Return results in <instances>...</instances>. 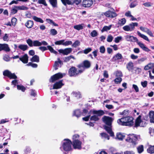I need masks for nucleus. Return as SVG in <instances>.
Masks as SVG:
<instances>
[{"mask_svg":"<svg viewBox=\"0 0 154 154\" xmlns=\"http://www.w3.org/2000/svg\"><path fill=\"white\" fill-rule=\"evenodd\" d=\"M82 144V142L79 140H75L73 141V146L75 149H81Z\"/></svg>","mask_w":154,"mask_h":154,"instance_id":"13","label":"nucleus"},{"mask_svg":"<svg viewBox=\"0 0 154 154\" xmlns=\"http://www.w3.org/2000/svg\"><path fill=\"white\" fill-rule=\"evenodd\" d=\"M115 74L116 76L122 77V73L121 71H116Z\"/></svg>","mask_w":154,"mask_h":154,"instance_id":"59","label":"nucleus"},{"mask_svg":"<svg viewBox=\"0 0 154 154\" xmlns=\"http://www.w3.org/2000/svg\"><path fill=\"white\" fill-rule=\"evenodd\" d=\"M140 29L142 31L146 33L151 36H153V34L152 32L148 28L142 26H140Z\"/></svg>","mask_w":154,"mask_h":154,"instance_id":"21","label":"nucleus"},{"mask_svg":"<svg viewBox=\"0 0 154 154\" xmlns=\"http://www.w3.org/2000/svg\"><path fill=\"white\" fill-rule=\"evenodd\" d=\"M18 10L17 6H14L12 8L11 10V13L14 14L17 13Z\"/></svg>","mask_w":154,"mask_h":154,"instance_id":"39","label":"nucleus"},{"mask_svg":"<svg viewBox=\"0 0 154 154\" xmlns=\"http://www.w3.org/2000/svg\"><path fill=\"white\" fill-rule=\"evenodd\" d=\"M72 94L77 98H79L81 97V95L79 91H73L72 93Z\"/></svg>","mask_w":154,"mask_h":154,"instance_id":"30","label":"nucleus"},{"mask_svg":"<svg viewBox=\"0 0 154 154\" xmlns=\"http://www.w3.org/2000/svg\"><path fill=\"white\" fill-rule=\"evenodd\" d=\"M83 69H80L77 71L76 68L74 67H72L69 70V74L70 76H75L81 73L84 71V67Z\"/></svg>","mask_w":154,"mask_h":154,"instance_id":"7","label":"nucleus"},{"mask_svg":"<svg viewBox=\"0 0 154 154\" xmlns=\"http://www.w3.org/2000/svg\"><path fill=\"white\" fill-rule=\"evenodd\" d=\"M72 44V42L71 41H66L64 42L63 45L65 46L71 45Z\"/></svg>","mask_w":154,"mask_h":154,"instance_id":"50","label":"nucleus"},{"mask_svg":"<svg viewBox=\"0 0 154 154\" xmlns=\"http://www.w3.org/2000/svg\"><path fill=\"white\" fill-rule=\"evenodd\" d=\"M143 5L145 7H149L152 6V4L150 2H147L144 3Z\"/></svg>","mask_w":154,"mask_h":154,"instance_id":"64","label":"nucleus"},{"mask_svg":"<svg viewBox=\"0 0 154 154\" xmlns=\"http://www.w3.org/2000/svg\"><path fill=\"white\" fill-rule=\"evenodd\" d=\"M49 1L54 7H56L57 6V0H49Z\"/></svg>","mask_w":154,"mask_h":154,"instance_id":"40","label":"nucleus"},{"mask_svg":"<svg viewBox=\"0 0 154 154\" xmlns=\"http://www.w3.org/2000/svg\"><path fill=\"white\" fill-rule=\"evenodd\" d=\"M122 54L120 53H117L113 57V59L115 60H117L122 59Z\"/></svg>","mask_w":154,"mask_h":154,"instance_id":"29","label":"nucleus"},{"mask_svg":"<svg viewBox=\"0 0 154 154\" xmlns=\"http://www.w3.org/2000/svg\"><path fill=\"white\" fill-rule=\"evenodd\" d=\"M27 43L29 46L30 47L34 46H39L42 45L41 42L38 40H35L32 41L31 39H28L26 41Z\"/></svg>","mask_w":154,"mask_h":154,"instance_id":"10","label":"nucleus"},{"mask_svg":"<svg viewBox=\"0 0 154 154\" xmlns=\"http://www.w3.org/2000/svg\"><path fill=\"white\" fill-rule=\"evenodd\" d=\"M27 66H31L33 68H36L37 67L38 65L37 64L35 63H32L31 62L29 63L28 64L26 65Z\"/></svg>","mask_w":154,"mask_h":154,"instance_id":"53","label":"nucleus"},{"mask_svg":"<svg viewBox=\"0 0 154 154\" xmlns=\"http://www.w3.org/2000/svg\"><path fill=\"white\" fill-rule=\"evenodd\" d=\"M122 81V79L120 77L117 78L114 80L116 84H119Z\"/></svg>","mask_w":154,"mask_h":154,"instance_id":"56","label":"nucleus"},{"mask_svg":"<svg viewBox=\"0 0 154 154\" xmlns=\"http://www.w3.org/2000/svg\"><path fill=\"white\" fill-rule=\"evenodd\" d=\"M133 119L132 117H124L118 119L117 123L121 125L131 126L134 125Z\"/></svg>","mask_w":154,"mask_h":154,"instance_id":"3","label":"nucleus"},{"mask_svg":"<svg viewBox=\"0 0 154 154\" xmlns=\"http://www.w3.org/2000/svg\"><path fill=\"white\" fill-rule=\"evenodd\" d=\"M126 20L125 18H122L119 20L118 22V24L120 26H122L124 25L126 23Z\"/></svg>","mask_w":154,"mask_h":154,"instance_id":"33","label":"nucleus"},{"mask_svg":"<svg viewBox=\"0 0 154 154\" xmlns=\"http://www.w3.org/2000/svg\"><path fill=\"white\" fill-rule=\"evenodd\" d=\"M19 59L24 63H26L28 62V57L27 54H25L19 58Z\"/></svg>","mask_w":154,"mask_h":154,"instance_id":"23","label":"nucleus"},{"mask_svg":"<svg viewBox=\"0 0 154 154\" xmlns=\"http://www.w3.org/2000/svg\"><path fill=\"white\" fill-rule=\"evenodd\" d=\"M92 50V49L90 48H88L83 51V53L85 54H87Z\"/></svg>","mask_w":154,"mask_h":154,"instance_id":"51","label":"nucleus"},{"mask_svg":"<svg viewBox=\"0 0 154 154\" xmlns=\"http://www.w3.org/2000/svg\"><path fill=\"white\" fill-rule=\"evenodd\" d=\"M34 24L33 21L30 20H28L25 23V26L28 28H31Z\"/></svg>","mask_w":154,"mask_h":154,"instance_id":"25","label":"nucleus"},{"mask_svg":"<svg viewBox=\"0 0 154 154\" xmlns=\"http://www.w3.org/2000/svg\"><path fill=\"white\" fill-rule=\"evenodd\" d=\"M65 41V40L64 39L55 42V44L56 45H63L64 42Z\"/></svg>","mask_w":154,"mask_h":154,"instance_id":"42","label":"nucleus"},{"mask_svg":"<svg viewBox=\"0 0 154 154\" xmlns=\"http://www.w3.org/2000/svg\"><path fill=\"white\" fill-rule=\"evenodd\" d=\"M138 152L139 153H141L143 150V145H140L137 148Z\"/></svg>","mask_w":154,"mask_h":154,"instance_id":"49","label":"nucleus"},{"mask_svg":"<svg viewBox=\"0 0 154 154\" xmlns=\"http://www.w3.org/2000/svg\"><path fill=\"white\" fill-rule=\"evenodd\" d=\"M125 39L128 41L131 42H137V44L139 45L140 47L141 48L143 51L146 52H149L150 51L147 47L141 42H139L138 39L135 37L132 36L127 35L126 36Z\"/></svg>","mask_w":154,"mask_h":154,"instance_id":"2","label":"nucleus"},{"mask_svg":"<svg viewBox=\"0 0 154 154\" xmlns=\"http://www.w3.org/2000/svg\"><path fill=\"white\" fill-rule=\"evenodd\" d=\"M47 48L51 52L55 54L57 53V52L54 50L51 46H48Z\"/></svg>","mask_w":154,"mask_h":154,"instance_id":"44","label":"nucleus"},{"mask_svg":"<svg viewBox=\"0 0 154 154\" xmlns=\"http://www.w3.org/2000/svg\"><path fill=\"white\" fill-rule=\"evenodd\" d=\"M63 64L62 61L59 58L57 59V60L55 62L53 67L54 69L56 70L58 69L59 67H60Z\"/></svg>","mask_w":154,"mask_h":154,"instance_id":"17","label":"nucleus"},{"mask_svg":"<svg viewBox=\"0 0 154 154\" xmlns=\"http://www.w3.org/2000/svg\"><path fill=\"white\" fill-rule=\"evenodd\" d=\"M32 18L34 20L37 22H39L42 23H43L44 22L43 20L42 19L35 16H33Z\"/></svg>","mask_w":154,"mask_h":154,"instance_id":"37","label":"nucleus"},{"mask_svg":"<svg viewBox=\"0 0 154 154\" xmlns=\"http://www.w3.org/2000/svg\"><path fill=\"white\" fill-rule=\"evenodd\" d=\"M71 59H73L74 60H75V58L73 56L71 55L67 57H65L64 59V60L65 62H67L69 61Z\"/></svg>","mask_w":154,"mask_h":154,"instance_id":"35","label":"nucleus"},{"mask_svg":"<svg viewBox=\"0 0 154 154\" xmlns=\"http://www.w3.org/2000/svg\"><path fill=\"white\" fill-rule=\"evenodd\" d=\"M90 35L92 37H94L97 36L98 34L96 30H94L91 33Z\"/></svg>","mask_w":154,"mask_h":154,"instance_id":"47","label":"nucleus"},{"mask_svg":"<svg viewBox=\"0 0 154 154\" xmlns=\"http://www.w3.org/2000/svg\"><path fill=\"white\" fill-rule=\"evenodd\" d=\"M125 137L124 134L120 132L117 133L115 138V139L120 140H122Z\"/></svg>","mask_w":154,"mask_h":154,"instance_id":"20","label":"nucleus"},{"mask_svg":"<svg viewBox=\"0 0 154 154\" xmlns=\"http://www.w3.org/2000/svg\"><path fill=\"white\" fill-rule=\"evenodd\" d=\"M100 134L102 137V138H103L107 139L108 140L109 139V136L107 135V134L105 133H101Z\"/></svg>","mask_w":154,"mask_h":154,"instance_id":"41","label":"nucleus"},{"mask_svg":"<svg viewBox=\"0 0 154 154\" xmlns=\"http://www.w3.org/2000/svg\"><path fill=\"white\" fill-rule=\"evenodd\" d=\"M72 51V49L71 48H66L64 49H61L58 50L60 53H61L64 55H67L70 53Z\"/></svg>","mask_w":154,"mask_h":154,"instance_id":"16","label":"nucleus"},{"mask_svg":"<svg viewBox=\"0 0 154 154\" xmlns=\"http://www.w3.org/2000/svg\"><path fill=\"white\" fill-rule=\"evenodd\" d=\"M137 4V2L136 0L132 2L131 4L130 7L131 8H134L135 7Z\"/></svg>","mask_w":154,"mask_h":154,"instance_id":"48","label":"nucleus"},{"mask_svg":"<svg viewBox=\"0 0 154 154\" xmlns=\"http://www.w3.org/2000/svg\"><path fill=\"white\" fill-rule=\"evenodd\" d=\"M141 116H139L135 120V125L134 127H137L139 126L143 127L144 126L143 125V122L141 119Z\"/></svg>","mask_w":154,"mask_h":154,"instance_id":"14","label":"nucleus"},{"mask_svg":"<svg viewBox=\"0 0 154 154\" xmlns=\"http://www.w3.org/2000/svg\"><path fill=\"white\" fill-rule=\"evenodd\" d=\"M2 50H4L6 51H10V49L7 44H0V51Z\"/></svg>","mask_w":154,"mask_h":154,"instance_id":"19","label":"nucleus"},{"mask_svg":"<svg viewBox=\"0 0 154 154\" xmlns=\"http://www.w3.org/2000/svg\"><path fill=\"white\" fill-rule=\"evenodd\" d=\"M125 140L127 142L135 144L137 140V137L136 135L134 134H130Z\"/></svg>","mask_w":154,"mask_h":154,"instance_id":"11","label":"nucleus"},{"mask_svg":"<svg viewBox=\"0 0 154 154\" xmlns=\"http://www.w3.org/2000/svg\"><path fill=\"white\" fill-rule=\"evenodd\" d=\"M138 25V24L137 23H132L123 26V29L126 31H132L134 30L135 27L137 26Z\"/></svg>","mask_w":154,"mask_h":154,"instance_id":"8","label":"nucleus"},{"mask_svg":"<svg viewBox=\"0 0 154 154\" xmlns=\"http://www.w3.org/2000/svg\"><path fill=\"white\" fill-rule=\"evenodd\" d=\"M38 3L40 4H43L45 6L47 5V4L45 2V0H38Z\"/></svg>","mask_w":154,"mask_h":154,"instance_id":"57","label":"nucleus"},{"mask_svg":"<svg viewBox=\"0 0 154 154\" xmlns=\"http://www.w3.org/2000/svg\"><path fill=\"white\" fill-rule=\"evenodd\" d=\"M148 152L150 153H154V146H149L147 149Z\"/></svg>","mask_w":154,"mask_h":154,"instance_id":"36","label":"nucleus"},{"mask_svg":"<svg viewBox=\"0 0 154 154\" xmlns=\"http://www.w3.org/2000/svg\"><path fill=\"white\" fill-rule=\"evenodd\" d=\"M84 27V24L83 23L80 24H78L77 25L74 26L73 28L75 29L78 30H80L83 29Z\"/></svg>","mask_w":154,"mask_h":154,"instance_id":"26","label":"nucleus"},{"mask_svg":"<svg viewBox=\"0 0 154 154\" xmlns=\"http://www.w3.org/2000/svg\"><path fill=\"white\" fill-rule=\"evenodd\" d=\"M17 88L19 90H21L23 92H24L26 90L25 88L22 85H17Z\"/></svg>","mask_w":154,"mask_h":154,"instance_id":"45","label":"nucleus"},{"mask_svg":"<svg viewBox=\"0 0 154 154\" xmlns=\"http://www.w3.org/2000/svg\"><path fill=\"white\" fill-rule=\"evenodd\" d=\"M17 21V19L15 17H13L11 20V24L12 26H15Z\"/></svg>","mask_w":154,"mask_h":154,"instance_id":"46","label":"nucleus"},{"mask_svg":"<svg viewBox=\"0 0 154 154\" xmlns=\"http://www.w3.org/2000/svg\"><path fill=\"white\" fill-rule=\"evenodd\" d=\"M72 142L68 139H64L61 143V146L60 147L61 150L65 151H69L72 149Z\"/></svg>","mask_w":154,"mask_h":154,"instance_id":"5","label":"nucleus"},{"mask_svg":"<svg viewBox=\"0 0 154 154\" xmlns=\"http://www.w3.org/2000/svg\"><path fill=\"white\" fill-rule=\"evenodd\" d=\"M90 112L94 115L91 117L90 120L94 121L98 120L99 119V117L103 115L104 114V112L102 110H91Z\"/></svg>","mask_w":154,"mask_h":154,"instance_id":"6","label":"nucleus"},{"mask_svg":"<svg viewBox=\"0 0 154 154\" xmlns=\"http://www.w3.org/2000/svg\"><path fill=\"white\" fill-rule=\"evenodd\" d=\"M103 122L106 125L109 126V127H108L105 126L104 127V128L105 130L110 134V136L112 137L114 136V133L112 131L110 127L112 121V119L109 116H104L103 118Z\"/></svg>","mask_w":154,"mask_h":154,"instance_id":"4","label":"nucleus"},{"mask_svg":"<svg viewBox=\"0 0 154 154\" xmlns=\"http://www.w3.org/2000/svg\"><path fill=\"white\" fill-rule=\"evenodd\" d=\"M65 75V73H62L60 72L56 74L51 77L50 81L52 82H54L55 81L62 78Z\"/></svg>","mask_w":154,"mask_h":154,"instance_id":"9","label":"nucleus"},{"mask_svg":"<svg viewBox=\"0 0 154 154\" xmlns=\"http://www.w3.org/2000/svg\"><path fill=\"white\" fill-rule=\"evenodd\" d=\"M126 68L129 71L132 72L134 70V63L131 61L129 62L126 65Z\"/></svg>","mask_w":154,"mask_h":154,"instance_id":"22","label":"nucleus"},{"mask_svg":"<svg viewBox=\"0 0 154 154\" xmlns=\"http://www.w3.org/2000/svg\"><path fill=\"white\" fill-rule=\"evenodd\" d=\"M112 25H109V26H104L102 30H101V31L102 32H105V31H107L109 30L111 27H112Z\"/></svg>","mask_w":154,"mask_h":154,"instance_id":"38","label":"nucleus"},{"mask_svg":"<svg viewBox=\"0 0 154 154\" xmlns=\"http://www.w3.org/2000/svg\"><path fill=\"white\" fill-rule=\"evenodd\" d=\"M32 62H39V57L37 55H35L31 59Z\"/></svg>","mask_w":154,"mask_h":154,"instance_id":"32","label":"nucleus"},{"mask_svg":"<svg viewBox=\"0 0 154 154\" xmlns=\"http://www.w3.org/2000/svg\"><path fill=\"white\" fill-rule=\"evenodd\" d=\"M83 64L84 66L81 67L80 69L82 70L83 69V68L82 67H84V70L85 69V68H89L91 66V63L88 60H85L83 62Z\"/></svg>","mask_w":154,"mask_h":154,"instance_id":"24","label":"nucleus"},{"mask_svg":"<svg viewBox=\"0 0 154 154\" xmlns=\"http://www.w3.org/2000/svg\"><path fill=\"white\" fill-rule=\"evenodd\" d=\"M129 113V110H124L123 112L120 113V114L121 115H123L125 116H128Z\"/></svg>","mask_w":154,"mask_h":154,"instance_id":"52","label":"nucleus"},{"mask_svg":"<svg viewBox=\"0 0 154 154\" xmlns=\"http://www.w3.org/2000/svg\"><path fill=\"white\" fill-rule=\"evenodd\" d=\"M81 115V112L79 109H77L74 111L73 115L75 116L77 118L80 116Z\"/></svg>","mask_w":154,"mask_h":154,"instance_id":"28","label":"nucleus"},{"mask_svg":"<svg viewBox=\"0 0 154 154\" xmlns=\"http://www.w3.org/2000/svg\"><path fill=\"white\" fill-rule=\"evenodd\" d=\"M80 42L78 40L75 41L72 45V46L74 48H76L80 45Z\"/></svg>","mask_w":154,"mask_h":154,"instance_id":"43","label":"nucleus"},{"mask_svg":"<svg viewBox=\"0 0 154 154\" xmlns=\"http://www.w3.org/2000/svg\"><path fill=\"white\" fill-rule=\"evenodd\" d=\"M100 51L102 54H103L105 51V48L103 46H102L100 48Z\"/></svg>","mask_w":154,"mask_h":154,"instance_id":"54","label":"nucleus"},{"mask_svg":"<svg viewBox=\"0 0 154 154\" xmlns=\"http://www.w3.org/2000/svg\"><path fill=\"white\" fill-rule=\"evenodd\" d=\"M50 32L52 35H55L57 34V31L54 29H51L50 30Z\"/></svg>","mask_w":154,"mask_h":154,"instance_id":"61","label":"nucleus"},{"mask_svg":"<svg viewBox=\"0 0 154 154\" xmlns=\"http://www.w3.org/2000/svg\"><path fill=\"white\" fill-rule=\"evenodd\" d=\"M103 14L106 17L112 18L114 17L117 16V14L116 13L109 11L103 13Z\"/></svg>","mask_w":154,"mask_h":154,"instance_id":"15","label":"nucleus"},{"mask_svg":"<svg viewBox=\"0 0 154 154\" xmlns=\"http://www.w3.org/2000/svg\"><path fill=\"white\" fill-rule=\"evenodd\" d=\"M3 39L4 41H8L9 40L8 35L7 34H5L3 37Z\"/></svg>","mask_w":154,"mask_h":154,"instance_id":"62","label":"nucleus"},{"mask_svg":"<svg viewBox=\"0 0 154 154\" xmlns=\"http://www.w3.org/2000/svg\"><path fill=\"white\" fill-rule=\"evenodd\" d=\"M63 84L62 83V81L60 80L55 83L53 86V89H57L60 88Z\"/></svg>","mask_w":154,"mask_h":154,"instance_id":"18","label":"nucleus"},{"mask_svg":"<svg viewBox=\"0 0 154 154\" xmlns=\"http://www.w3.org/2000/svg\"><path fill=\"white\" fill-rule=\"evenodd\" d=\"M149 115L150 122L154 123V111L152 110L150 111L149 113Z\"/></svg>","mask_w":154,"mask_h":154,"instance_id":"27","label":"nucleus"},{"mask_svg":"<svg viewBox=\"0 0 154 154\" xmlns=\"http://www.w3.org/2000/svg\"><path fill=\"white\" fill-rule=\"evenodd\" d=\"M122 36H118L115 39L114 41L116 43H118L122 40Z\"/></svg>","mask_w":154,"mask_h":154,"instance_id":"55","label":"nucleus"},{"mask_svg":"<svg viewBox=\"0 0 154 154\" xmlns=\"http://www.w3.org/2000/svg\"><path fill=\"white\" fill-rule=\"evenodd\" d=\"M137 33L138 35L140 36V37L142 38L144 40L147 41L148 42H149V40L147 37V36L146 35L143 34L137 31Z\"/></svg>","mask_w":154,"mask_h":154,"instance_id":"31","label":"nucleus"},{"mask_svg":"<svg viewBox=\"0 0 154 154\" xmlns=\"http://www.w3.org/2000/svg\"><path fill=\"white\" fill-rule=\"evenodd\" d=\"M3 74L4 76H8L10 79H16L17 77L14 73H12L9 71L7 70L3 72Z\"/></svg>","mask_w":154,"mask_h":154,"instance_id":"12","label":"nucleus"},{"mask_svg":"<svg viewBox=\"0 0 154 154\" xmlns=\"http://www.w3.org/2000/svg\"><path fill=\"white\" fill-rule=\"evenodd\" d=\"M18 48L23 51H25L27 49L28 47L26 45H19Z\"/></svg>","mask_w":154,"mask_h":154,"instance_id":"34","label":"nucleus"},{"mask_svg":"<svg viewBox=\"0 0 154 154\" xmlns=\"http://www.w3.org/2000/svg\"><path fill=\"white\" fill-rule=\"evenodd\" d=\"M152 68L151 64H149L145 66L144 67V69L146 70H147Z\"/></svg>","mask_w":154,"mask_h":154,"instance_id":"63","label":"nucleus"},{"mask_svg":"<svg viewBox=\"0 0 154 154\" xmlns=\"http://www.w3.org/2000/svg\"><path fill=\"white\" fill-rule=\"evenodd\" d=\"M113 39V37L111 35H109L107 38V41L108 42H112Z\"/></svg>","mask_w":154,"mask_h":154,"instance_id":"58","label":"nucleus"},{"mask_svg":"<svg viewBox=\"0 0 154 154\" xmlns=\"http://www.w3.org/2000/svg\"><path fill=\"white\" fill-rule=\"evenodd\" d=\"M132 88L134 89L136 92H137L139 91V88L138 86L135 85L133 84L132 85Z\"/></svg>","mask_w":154,"mask_h":154,"instance_id":"60","label":"nucleus"},{"mask_svg":"<svg viewBox=\"0 0 154 154\" xmlns=\"http://www.w3.org/2000/svg\"><path fill=\"white\" fill-rule=\"evenodd\" d=\"M63 4L66 5L67 4L73 5L75 3L76 5L79 4L81 2V0H61ZM93 4L92 0H83L82 5L85 7H89Z\"/></svg>","mask_w":154,"mask_h":154,"instance_id":"1","label":"nucleus"}]
</instances>
